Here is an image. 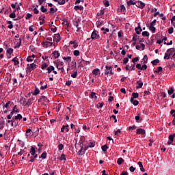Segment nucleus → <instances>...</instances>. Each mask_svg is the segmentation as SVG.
I'll return each mask as SVG.
<instances>
[{"label": "nucleus", "mask_w": 175, "mask_h": 175, "mask_svg": "<svg viewBox=\"0 0 175 175\" xmlns=\"http://www.w3.org/2000/svg\"><path fill=\"white\" fill-rule=\"evenodd\" d=\"M170 55H173V49H169L165 53L164 59H170Z\"/></svg>", "instance_id": "nucleus-1"}, {"label": "nucleus", "mask_w": 175, "mask_h": 175, "mask_svg": "<svg viewBox=\"0 0 175 175\" xmlns=\"http://www.w3.org/2000/svg\"><path fill=\"white\" fill-rule=\"evenodd\" d=\"M36 68H38V65L33 63L27 64V72H31L32 70H34V69H36Z\"/></svg>", "instance_id": "nucleus-2"}, {"label": "nucleus", "mask_w": 175, "mask_h": 175, "mask_svg": "<svg viewBox=\"0 0 175 175\" xmlns=\"http://www.w3.org/2000/svg\"><path fill=\"white\" fill-rule=\"evenodd\" d=\"M135 5L137 8H139V9H144V7L146 6V3L142 2V1H136Z\"/></svg>", "instance_id": "nucleus-3"}, {"label": "nucleus", "mask_w": 175, "mask_h": 175, "mask_svg": "<svg viewBox=\"0 0 175 175\" xmlns=\"http://www.w3.org/2000/svg\"><path fill=\"white\" fill-rule=\"evenodd\" d=\"M174 137H175V133L171 134V135H169V137H168L169 141L167 142L168 146H170V144H173Z\"/></svg>", "instance_id": "nucleus-4"}, {"label": "nucleus", "mask_w": 175, "mask_h": 175, "mask_svg": "<svg viewBox=\"0 0 175 175\" xmlns=\"http://www.w3.org/2000/svg\"><path fill=\"white\" fill-rule=\"evenodd\" d=\"M91 39L94 40V39H100V36H99V35H98V33L96 31H94L92 33V35H91Z\"/></svg>", "instance_id": "nucleus-5"}, {"label": "nucleus", "mask_w": 175, "mask_h": 175, "mask_svg": "<svg viewBox=\"0 0 175 175\" xmlns=\"http://www.w3.org/2000/svg\"><path fill=\"white\" fill-rule=\"evenodd\" d=\"M42 46H43L45 49H47V47H50V46H53V42H42Z\"/></svg>", "instance_id": "nucleus-6"}, {"label": "nucleus", "mask_w": 175, "mask_h": 175, "mask_svg": "<svg viewBox=\"0 0 175 175\" xmlns=\"http://www.w3.org/2000/svg\"><path fill=\"white\" fill-rule=\"evenodd\" d=\"M30 154L32 157H34V158H38V154H36V150L33 146L31 148Z\"/></svg>", "instance_id": "nucleus-7"}, {"label": "nucleus", "mask_w": 175, "mask_h": 175, "mask_svg": "<svg viewBox=\"0 0 175 175\" xmlns=\"http://www.w3.org/2000/svg\"><path fill=\"white\" fill-rule=\"evenodd\" d=\"M57 68L62 72H64V62H61L57 63Z\"/></svg>", "instance_id": "nucleus-8"}, {"label": "nucleus", "mask_w": 175, "mask_h": 175, "mask_svg": "<svg viewBox=\"0 0 175 175\" xmlns=\"http://www.w3.org/2000/svg\"><path fill=\"white\" fill-rule=\"evenodd\" d=\"M16 109H17V105H15L13 107L12 111H11V113L10 114L11 116V117H13V115L14 114V113H20V111H18V109L16 110Z\"/></svg>", "instance_id": "nucleus-9"}, {"label": "nucleus", "mask_w": 175, "mask_h": 175, "mask_svg": "<svg viewBox=\"0 0 175 175\" xmlns=\"http://www.w3.org/2000/svg\"><path fill=\"white\" fill-rule=\"evenodd\" d=\"M137 135H146V131L143 129H138L136 131Z\"/></svg>", "instance_id": "nucleus-10"}, {"label": "nucleus", "mask_w": 175, "mask_h": 175, "mask_svg": "<svg viewBox=\"0 0 175 175\" xmlns=\"http://www.w3.org/2000/svg\"><path fill=\"white\" fill-rule=\"evenodd\" d=\"M111 69H113V66H105V76H107V75L110 73Z\"/></svg>", "instance_id": "nucleus-11"}, {"label": "nucleus", "mask_w": 175, "mask_h": 175, "mask_svg": "<svg viewBox=\"0 0 175 175\" xmlns=\"http://www.w3.org/2000/svg\"><path fill=\"white\" fill-rule=\"evenodd\" d=\"M33 59H35V55L28 56L27 58V62H32V61H33Z\"/></svg>", "instance_id": "nucleus-12"}, {"label": "nucleus", "mask_w": 175, "mask_h": 175, "mask_svg": "<svg viewBox=\"0 0 175 175\" xmlns=\"http://www.w3.org/2000/svg\"><path fill=\"white\" fill-rule=\"evenodd\" d=\"M135 31L137 35H140V33L142 32V31H143V29H142V27H140V26H138L137 27H135Z\"/></svg>", "instance_id": "nucleus-13"}, {"label": "nucleus", "mask_w": 175, "mask_h": 175, "mask_svg": "<svg viewBox=\"0 0 175 175\" xmlns=\"http://www.w3.org/2000/svg\"><path fill=\"white\" fill-rule=\"evenodd\" d=\"M12 62H14V65H15V66L20 64V62H18V59L17 57L14 58L12 59Z\"/></svg>", "instance_id": "nucleus-14"}, {"label": "nucleus", "mask_w": 175, "mask_h": 175, "mask_svg": "<svg viewBox=\"0 0 175 175\" xmlns=\"http://www.w3.org/2000/svg\"><path fill=\"white\" fill-rule=\"evenodd\" d=\"M53 57L57 59L59 57V52H58L57 51H55L53 53Z\"/></svg>", "instance_id": "nucleus-15"}, {"label": "nucleus", "mask_w": 175, "mask_h": 175, "mask_svg": "<svg viewBox=\"0 0 175 175\" xmlns=\"http://www.w3.org/2000/svg\"><path fill=\"white\" fill-rule=\"evenodd\" d=\"M128 6H131L132 5H136V2H135V0H130L127 1Z\"/></svg>", "instance_id": "nucleus-16"}, {"label": "nucleus", "mask_w": 175, "mask_h": 175, "mask_svg": "<svg viewBox=\"0 0 175 175\" xmlns=\"http://www.w3.org/2000/svg\"><path fill=\"white\" fill-rule=\"evenodd\" d=\"M75 10H83V8L82 5H76L74 7Z\"/></svg>", "instance_id": "nucleus-17"}, {"label": "nucleus", "mask_w": 175, "mask_h": 175, "mask_svg": "<svg viewBox=\"0 0 175 175\" xmlns=\"http://www.w3.org/2000/svg\"><path fill=\"white\" fill-rule=\"evenodd\" d=\"M41 100H43V102H45L46 103H49V98H47V97L42 96L40 98Z\"/></svg>", "instance_id": "nucleus-18"}, {"label": "nucleus", "mask_w": 175, "mask_h": 175, "mask_svg": "<svg viewBox=\"0 0 175 175\" xmlns=\"http://www.w3.org/2000/svg\"><path fill=\"white\" fill-rule=\"evenodd\" d=\"M149 29L152 33H155V31H157V29L154 26H150Z\"/></svg>", "instance_id": "nucleus-19"}, {"label": "nucleus", "mask_w": 175, "mask_h": 175, "mask_svg": "<svg viewBox=\"0 0 175 175\" xmlns=\"http://www.w3.org/2000/svg\"><path fill=\"white\" fill-rule=\"evenodd\" d=\"M55 68L53 66H50L47 68L46 70H48V73H50L51 72H53Z\"/></svg>", "instance_id": "nucleus-20"}, {"label": "nucleus", "mask_w": 175, "mask_h": 175, "mask_svg": "<svg viewBox=\"0 0 175 175\" xmlns=\"http://www.w3.org/2000/svg\"><path fill=\"white\" fill-rule=\"evenodd\" d=\"M62 24H64V25H66L67 27V28H69V27H70V23H69V21H64V22L62 23Z\"/></svg>", "instance_id": "nucleus-21"}, {"label": "nucleus", "mask_w": 175, "mask_h": 175, "mask_svg": "<svg viewBox=\"0 0 175 175\" xmlns=\"http://www.w3.org/2000/svg\"><path fill=\"white\" fill-rule=\"evenodd\" d=\"M46 157H47V152H44L41 154V156L40 157V158H41L42 159H46Z\"/></svg>", "instance_id": "nucleus-22"}, {"label": "nucleus", "mask_w": 175, "mask_h": 175, "mask_svg": "<svg viewBox=\"0 0 175 175\" xmlns=\"http://www.w3.org/2000/svg\"><path fill=\"white\" fill-rule=\"evenodd\" d=\"M137 83L138 84V85L137 86V88H142V87H143V82L140 81H137Z\"/></svg>", "instance_id": "nucleus-23"}, {"label": "nucleus", "mask_w": 175, "mask_h": 175, "mask_svg": "<svg viewBox=\"0 0 175 175\" xmlns=\"http://www.w3.org/2000/svg\"><path fill=\"white\" fill-rule=\"evenodd\" d=\"M158 64H159V59H158L152 61V65L153 66L158 65Z\"/></svg>", "instance_id": "nucleus-24"}, {"label": "nucleus", "mask_w": 175, "mask_h": 175, "mask_svg": "<svg viewBox=\"0 0 175 175\" xmlns=\"http://www.w3.org/2000/svg\"><path fill=\"white\" fill-rule=\"evenodd\" d=\"M144 64H147L148 62V57L145 55L143 58Z\"/></svg>", "instance_id": "nucleus-25"}, {"label": "nucleus", "mask_w": 175, "mask_h": 175, "mask_svg": "<svg viewBox=\"0 0 175 175\" xmlns=\"http://www.w3.org/2000/svg\"><path fill=\"white\" fill-rule=\"evenodd\" d=\"M90 97L94 99H98V96H96V93L95 92H92L91 94H90Z\"/></svg>", "instance_id": "nucleus-26"}, {"label": "nucleus", "mask_w": 175, "mask_h": 175, "mask_svg": "<svg viewBox=\"0 0 175 175\" xmlns=\"http://www.w3.org/2000/svg\"><path fill=\"white\" fill-rule=\"evenodd\" d=\"M54 40H55L56 42H59V40H61V37L59 36V35L56 34L54 38Z\"/></svg>", "instance_id": "nucleus-27"}, {"label": "nucleus", "mask_w": 175, "mask_h": 175, "mask_svg": "<svg viewBox=\"0 0 175 175\" xmlns=\"http://www.w3.org/2000/svg\"><path fill=\"white\" fill-rule=\"evenodd\" d=\"M98 73H99L98 68H96V69L93 70V71H92L93 75H94L95 76H98Z\"/></svg>", "instance_id": "nucleus-28"}, {"label": "nucleus", "mask_w": 175, "mask_h": 175, "mask_svg": "<svg viewBox=\"0 0 175 175\" xmlns=\"http://www.w3.org/2000/svg\"><path fill=\"white\" fill-rule=\"evenodd\" d=\"M71 77L76 79L77 77V70H75L74 73L71 74Z\"/></svg>", "instance_id": "nucleus-29"}, {"label": "nucleus", "mask_w": 175, "mask_h": 175, "mask_svg": "<svg viewBox=\"0 0 175 175\" xmlns=\"http://www.w3.org/2000/svg\"><path fill=\"white\" fill-rule=\"evenodd\" d=\"M122 162H124V159L122 158L118 159V161H117L118 165H122Z\"/></svg>", "instance_id": "nucleus-30"}, {"label": "nucleus", "mask_w": 175, "mask_h": 175, "mask_svg": "<svg viewBox=\"0 0 175 175\" xmlns=\"http://www.w3.org/2000/svg\"><path fill=\"white\" fill-rule=\"evenodd\" d=\"M63 59H64V61H67V62H70V59H72V57L70 56L68 57H64Z\"/></svg>", "instance_id": "nucleus-31"}, {"label": "nucleus", "mask_w": 175, "mask_h": 175, "mask_svg": "<svg viewBox=\"0 0 175 175\" xmlns=\"http://www.w3.org/2000/svg\"><path fill=\"white\" fill-rule=\"evenodd\" d=\"M56 2H57L59 5H65L66 1V0H57Z\"/></svg>", "instance_id": "nucleus-32"}, {"label": "nucleus", "mask_w": 175, "mask_h": 175, "mask_svg": "<svg viewBox=\"0 0 175 175\" xmlns=\"http://www.w3.org/2000/svg\"><path fill=\"white\" fill-rule=\"evenodd\" d=\"M16 10H14L12 13L10 14V18H16Z\"/></svg>", "instance_id": "nucleus-33"}, {"label": "nucleus", "mask_w": 175, "mask_h": 175, "mask_svg": "<svg viewBox=\"0 0 175 175\" xmlns=\"http://www.w3.org/2000/svg\"><path fill=\"white\" fill-rule=\"evenodd\" d=\"M108 148H109V146H107V145H104L102 146V150L104 152L107 151Z\"/></svg>", "instance_id": "nucleus-34"}, {"label": "nucleus", "mask_w": 175, "mask_h": 175, "mask_svg": "<svg viewBox=\"0 0 175 175\" xmlns=\"http://www.w3.org/2000/svg\"><path fill=\"white\" fill-rule=\"evenodd\" d=\"M14 120H23V116H21V114H18L15 116Z\"/></svg>", "instance_id": "nucleus-35"}, {"label": "nucleus", "mask_w": 175, "mask_h": 175, "mask_svg": "<svg viewBox=\"0 0 175 175\" xmlns=\"http://www.w3.org/2000/svg\"><path fill=\"white\" fill-rule=\"evenodd\" d=\"M85 152V151L83 152V146H81V149L78 152L79 155H83Z\"/></svg>", "instance_id": "nucleus-36"}, {"label": "nucleus", "mask_w": 175, "mask_h": 175, "mask_svg": "<svg viewBox=\"0 0 175 175\" xmlns=\"http://www.w3.org/2000/svg\"><path fill=\"white\" fill-rule=\"evenodd\" d=\"M7 53H8V54H10V55H12V54H13V49H12V48L8 49V50H7Z\"/></svg>", "instance_id": "nucleus-37"}, {"label": "nucleus", "mask_w": 175, "mask_h": 175, "mask_svg": "<svg viewBox=\"0 0 175 175\" xmlns=\"http://www.w3.org/2000/svg\"><path fill=\"white\" fill-rule=\"evenodd\" d=\"M10 103H12V102L8 101L5 105H3V107L7 109V110H9V105H10Z\"/></svg>", "instance_id": "nucleus-38"}, {"label": "nucleus", "mask_w": 175, "mask_h": 175, "mask_svg": "<svg viewBox=\"0 0 175 175\" xmlns=\"http://www.w3.org/2000/svg\"><path fill=\"white\" fill-rule=\"evenodd\" d=\"M73 54L74 55H75V57H79V55H80V51H79L78 50H75L74 51Z\"/></svg>", "instance_id": "nucleus-39"}, {"label": "nucleus", "mask_w": 175, "mask_h": 175, "mask_svg": "<svg viewBox=\"0 0 175 175\" xmlns=\"http://www.w3.org/2000/svg\"><path fill=\"white\" fill-rule=\"evenodd\" d=\"M140 113H137V116H135L136 122H140L139 120H140Z\"/></svg>", "instance_id": "nucleus-40"}, {"label": "nucleus", "mask_w": 175, "mask_h": 175, "mask_svg": "<svg viewBox=\"0 0 175 175\" xmlns=\"http://www.w3.org/2000/svg\"><path fill=\"white\" fill-rule=\"evenodd\" d=\"M39 92H40V90H39V89L38 88H36L33 93V95H38L39 94Z\"/></svg>", "instance_id": "nucleus-41"}, {"label": "nucleus", "mask_w": 175, "mask_h": 175, "mask_svg": "<svg viewBox=\"0 0 175 175\" xmlns=\"http://www.w3.org/2000/svg\"><path fill=\"white\" fill-rule=\"evenodd\" d=\"M120 133H121V130L118 129L117 131H115V136L117 137V136H120Z\"/></svg>", "instance_id": "nucleus-42"}, {"label": "nucleus", "mask_w": 175, "mask_h": 175, "mask_svg": "<svg viewBox=\"0 0 175 175\" xmlns=\"http://www.w3.org/2000/svg\"><path fill=\"white\" fill-rule=\"evenodd\" d=\"M60 161H66V157L65 154H62L59 157Z\"/></svg>", "instance_id": "nucleus-43"}, {"label": "nucleus", "mask_w": 175, "mask_h": 175, "mask_svg": "<svg viewBox=\"0 0 175 175\" xmlns=\"http://www.w3.org/2000/svg\"><path fill=\"white\" fill-rule=\"evenodd\" d=\"M132 96L134 99H136L137 98H139V93H133Z\"/></svg>", "instance_id": "nucleus-44"}, {"label": "nucleus", "mask_w": 175, "mask_h": 175, "mask_svg": "<svg viewBox=\"0 0 175 175\" xmlns=\"http://www.w3.org/2000/svg\"><path fill=\"white\" fill-rule=\"evenodd\" d=\"M159 72H162V67L161 66H159L157 68V70L154 71V73H159Z\"/></svg>", "instance_id": "nucleus-45"}, {"label": "nucleus", "mask_w": 175, "mask_h": 175, "mask_svg": "<svg viewBox=\"0 0 175 175\" xmlns=\"http://www.w3.org/2000/svg\"><path fill=\"white\" fill-rule=\"evenodd\" d=\"M103 14H105V10H100V12L97 13V16H102Z\"/></svg>", "instance_id": "nucleus-46"}, {"label": "nucleus", "mask_w": 175, "mask_h": 175, "mask_svg": "<svg viewBox=\"0 0 175 175\" xmlns=\"http://www.w3.org/2000/svg\"><path fill=\"white\" fill-rule=\"evenodd\" d=\"M174 92V90H173V88H170V90H168V94L169 95H172Z\"/></svg>", "instance_id": "nucleus-47"}, {"label": "nucleus", "mask_w": 175, "mask_h": 175, "mask_svg": "<svg viewBox=\"0 0 175 175\" xmlns=\"http://www.w3.org/2000/svg\"><path fill=\"white\" fill-rule=\"evenodd\" d=\"M104 5L106 7L110 6V3L109 2V1H103Z\"/></svg>", "instance_id": "nucleus-48"}, {"label": "nucleus", "mask_w": 175, "mask_h": 175, "mask_svg": "<svg viewBox=\"0 0 175 175\" xmlns=\"http://www.w3.org/2000/svg\"><path fill=\"white\" fill-rule=\"evenodd\" d=\"M41 12H42V13H46L47 12V9L44 8V6L42 5Z\"/></svg>", "instance_id": "nucleus-49"}, {"label": "nucleus", "mask_w": 175, "mask_h": 175, "mask_svg": "<svg viewBox=\"0 0 175 175\" xmlns=\"http://www.w3.org/2000/svg\"><path fill=\"white\" fill-rule=\"evenodd\" d=\"M142 36H150V34L148 33V31H143Z\"/></svg>", "instance_id": "nucleus-50"}, {"label": "nucleus", "mask_w": 175, "mask_h": 175, "mask_svg": "<svg viewBox=\"0 0 175 175\" xmlns=\"http://www.w3.org/2000/svg\"><path fill=\"white\" fill-rule=\"evenodd\" d=\"M47 66H49V65H47V64L43 63L42 66H41V68L42 69H46V68H47Z\"/></svg>", "instance_id": "nucleus-51"}, {"label": "nucleus", "mask_w": 175, "mask_h": 175, "mask_svg": "<svg viewBox=\"0 0 175 175\" xmlns=\"http://www.w3.org/2000/svg\"><path fill=\"white\" fill-rule=\"evenodd\" d=\"M58 150H64V144H60L58 145Z\"/></svg>", "instance_id": "nucleus-52"}, {"label": "nucleus", "mask_w": 175, "mask_h": 175, "mask_svg": "<svg viewBox=\"0 0 175 175\" xmlns=\"http://www.w3.org/2000/svg\"><path fill=\"white\" fill-rule=\"evenodd\" d=\"M157 23V19L153 20L152 23H150V27H154L155 24Z\"/></svg>", "instance_id": "nucleus-53"}, {"label": "nucleus", "mask_w": 175, "mask_h": 175, "mask_svg": "<svg viewBox=\"0 0 175 175\" xmlns=\"http://www.w3.org/2000/svg\"><path fill=\"white\" fill-rule=\"evenodd\" d=\"M51 31H52L53 32H57V27L55 26H53L52 27H51Z\"/></svg>", "instance_id": "nucleus-54"}, {"label": "nucleus", "mask_w": 175, "mask_h": 175, "mask_svg": "<svg viewBox=\"0 0 175 175\" xmlns=\"http://www.w3.org/2000/svg\"><path fill=\"white\" fill-rule=\"evenodd\" d=\"M31 17H32V14L28 13L25 17L26 20H29V18H31Z\"/></svg>", "instance_id": "nucleus-55"}, {"label": "nucleus", "mask_w": 175, "mask_h": 175, "mask_svg": "<svg viewBox=\"0 0 175 175\" xmlns=\"http://www.w3.org/2000/svg\"><path fill=\"white\" fill-rule=\"evenodd\" d=\"M136 68H137V69H138L139 70H142V64H137L136 65Z\"/></svg>", "instance_id": "nucleus-56"}, {"label": "nucleus", "mask_w": 175, "mask_h": 175, "mask_svg": "<svg viewBox=\"0 0 175 175\" xmlns=\"http://www.w3.org/2000/svg\"><path fill=\"white\" fill-rule=\"evenodd\" d=\"M174 29L173 27H170L168 29V33L172 34L173 33Z\"/></svg>", "instance_id": "nucleus-57"}, {"label": "nucleus", "mask_w": 175, "mask_h": 175, "mask_svg": "<svg viewBox=\"0 0 175 175\" xmlns=\"http://www.w3.org/2000/svg\"><path fill=\"white\" fill-rule=\"evenodd\" d=\"M137 61H139V57H136L132 59V62H133V64H135V62H137Z\"/></svg>", "instance_id": "nucleus-58"}, {"label": "nucleus", "mask_w": 175, "mask_h": 175, "mask_svg": "<svg viewBox=\"0 0 175 175\" xmlns=\"http://www.w3.org/2000/svg\"><path fill=\"white\" fill-rule=\"evenodd\" d=\"M147 69V65L146 64H144L142 66L141 70H146Z\"/></svg>", "instance_id": "nucleus-59"}, {"label": "nucleus", "mask_w": 175, "mask_h": 175, "mask_svg": "<svg viewBox=\"0 0 175 175\" xmlns=\"http://www.w3.org/2000/svg\"><path fill=\"white\" fill-rule=\"evenodd\" d=\"M73 24H74L75 27H76L77 28H79V22L77 21H74Z\"/></svg>", "instance_id": "nucleus-60"}, {"label": "nucleus", "mask_w": 175, "mask_h": 175, "mask_svg": "<svg viewBox=\"0 0 175 175\" xmlns=\"http://www.w3.org/2000/svg\"><path fill=\"white\" fill-rule=\"evenodd\" d=\"M170 114L171 116H172V117L175 118V110L174 109L171 110Z\"/></svg>", "instance_id": "nucleus-61"}, {"label": "nucleus", "mask_w": 175, "mask_h": 175, "mask_svg": "<svg viewBox=\"0 0 175 175\" xmlns=\"http://www.w3.org/2000/svg\"><path fill=\"white\" fill-rule=\"evenodd\" d=\"M120 11L125 12V6L124 5H120Z\"/></svg>", "instance_id": "nucleus-62"}, {"label": "nucleus", "mask_w": 175, "mask_h": 175, "mask_svg": "<svg viewBox=\"0 0 175 175\" xmlns=\"http://www.w3.org/2000/svg\"><path fill=\"white\" fill-rule=\"evenodd\" d=\"M128 61H129V59L128 57H125L123 59V64H128Z\"/></svg>", "instance_id": "nucleus-63"}, {"label": "nucleus", "mask_w": 175, "mask_h": 175, "mask_svg": "<svg viewBox=\"0 0 175 175\" xmlns=\"http://www.w3.org/2000/svg\"><path fill=\"white\" fill-rule=\"evenodd\" d=\"M89 147H90V148L95 147V143L90 142L89 143Z\"/></svg>", "instance_id": "nucleus-64"}]
</instances>
